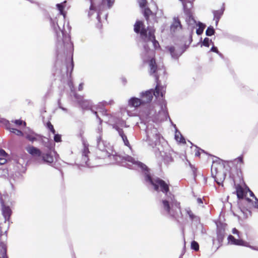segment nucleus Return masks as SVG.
I'll return each instance as SVG.
<instances>
[{"instance_id": "nucleus-1", "label": "nucleus", "mask_w": 258, "mask_h": 258, "mask_svg": "<svg viewBox=\"0 0 258 258\" xmlns=\"http://www.w3.org/2000/svg\"><path fill=\"white\" fill-rule=\"evenodd\" d=\"M134 30L136 33L140 34V38L144 42L151 41L155 49L160 47L159 43L156 39V30L154 27H148L146 28L143 21L137 20L134 24Z\"/></svg>"}, {"instance_id": "nucleus-2", "label": "nucleus", "mask_w": 258, "mask_h": 258, "mask_svg": "<svg viewBox=\"0 0 258 258\" xmlns=\"http://www.w3.org/2000/svg\"><path fill=\"white\" fill-rule=\"evenodd\" d=\"M173 199H171L170 203L167 200H162V208L166 213L170 217L176 219L179 214H181V208L180 203L174 199V196L172 195Z\"/></svg>"}, {"instance_id": "nucleus-3", "label": "nucleus", "mask_w": 258, "mask_h": 258, "mask_svg": "<svg viewBox=\"0 0 258 258\" xmlns=\"http://www.w3.org/2000/svg\"><path fill=\"white\" fill-rule=\"evenodd\" d=\"M145 180L149 182L156 191H161L167 195L169 192V184L158 177H152L149 173H146L145 176Z\"/></svg>"}, {"instance_id": "nucleus-4", "label": "nucleus", "mask_w": 258, "mask_h": 258, "mask_svg": "<svg viewBox=\"0 0 258 258\" xmlns=\"http://www.w3.org/2000/svg\"><path fill=\"white\" fill-rule=\"evenodd\" d=\"M149 66V73L151 75H153L156 81H158L159 79V74L158 72L162 71L163 73L165 71V69L164 66L161 67H158L155 57H150L147 61Z\"/></svg>"}, {"instance_id": "nucleus-5", "label": "nucleus", "mask_w": 258, "mask_h": 258, "mask_svg": "<svg viewBox=\"0 0 258 258\" xmlns=\"http://www.w3.org/2000/svg\"><path fill=\"white\" fill-rule=\"evenodd\" d=\"M232 232L233 234L237 235L239 238L236 239L232 235H229L227 238V239L231 244L243 246H248V242L240 238L239 235L240 232L236 228L232 229Z\"/></svg>"}, {"instance_id": "nucleus-6", "label": "nucleus", "mask_w": 258, "mask_h": 258, "mask_svg": "<svg viewBox=\"0 0 258 258\" xmlns=\"http://www.w3.org/2000/svg\"><path fill=\"white\" fill-rule=\"evenodd\" d=\"M143 15L146 20L149 22L150 19L156 20L157 17V13L158 11V7L155 6V8L153 10H151L149 7L144 8Z\"/></svg>"}, {"instance_id": "nucleus-7", "label": "nucleus", "mask_w": 258, "mask_h": 258, "mask_svg": "<svg viewBox=\"0 0 258 258\" xmlns=\"http://www.w3.org/2000/svg\"><path fill=\"white\" fill-rule=\"evenodd\" d=\"M0 203L3 215L6 221H9L12 213V210L9 206L5 204V201L2 197L0 198Z\"/></svg>"}, {"instance_id": "nucleus-8", "label": "nucleus", "mask_w": 258, "mask_h": 258, "mask_svg": "<svg viewBox=\"0 0 258 258\" xmlns=\"http://www.w3.org/2000/svg\"><path fill=\"white\" fill-rule=\"evenodd\" d=\"M211 172L213 176L215 178V181L218 184H220L223 182L226 176V175L224 173L217 171L216 169L214 168L213 166L211 168Z\"/></svg>"}, {"instance_id": "nucleus-9", "label": "nucleus", "mask_w": 258, "mask_h": 258, "mask_svg": "<svg viewBox=\"0 0 258 258\" xmlns=\"http://www.w3.org/2000/svg\"><path fill=\"white\" fill-rule=\"evenodd\" d=\"M182 29V26L178 17H174L173 22L170 26V30L173 32H175L177 30Z\"/></svg>"}, {"instance_id": "nucleus-10", "label": "nucleus", "mask_w": 258, "mask_h": 258, "mask_svg": "<svg viewBox=\"0 0 258 258\" xmlns=\"http://www.w3.org/2000/svg\"><path fill=\"white\" fill-rule=\"evenodd\" d=\"M156 86L155 89V90L153 92L154 95L156 97H158L159 96H161V97H163V95H164L165 93V90L164 89V87L161 86L160 85V82L159 81V79H158V81H156Z\"/></svg>"}, {"instance_id": "nucleus-11", "label": "nucleus", "mask_w": 258, "mask_h": 258, "mask_svg": "<svg viewBox=\"0 0 258 258\" xmlns=\"http://www.w3.org/2000/svg\"><path fill=\"white\" fill-rule=\"evenodd\" d=\"M26 149L28 153L33 156L39 157L42 155L41 150L33 146H29L26 147Z\"/></svg>"}, {"instance_id": "nucleus-12", "label": "nucleus", "mask_w": 258, "mask_h": 258, "mask_svg": "<svg viewBox=\"0 0 258 258\" xmlns=\"http://www.w3.org/2000/svg\"><path fill=\"white\" fill-rule=\"evenodd\" d=\"M102 148H98V150L96 152V157L99 159H104L110 156V154L107 150Z\"/></svg>"}, {"instance_id": "nucleus-13", "label": "nucleus", "mask_w": 258, "mask_h": 258, "mask_svg": "<svg viewBox=\"0 0 258 258\" xmlns=\"http://www.w3.org/2000/svg\"><path fill=\"white\" fill-rule=\"evenodd\" d=\"M236 193L238 199H243L246 196L247 191L244 189L240 184H237L236 186Z\"/></svg>"}, {"instance_id": "nucleus-14", "label": "nucleus", "mask_w": 258, "mask_h": 258, "mask_svg": "<svg viewBox=\"0 0 258 258\" xmlns=\"http://www.w3.org/2000/svg\"><path fill=\"white\" fill-rule=\"evenodd\" d=\"M225 236V229L223 226L218 227L217 230V238L219 242H222Z\"/></svg>"}, {"instance_id": "nucleus-15", "label": "nucleus", "mask_w": 258, "mask_h": 258, "mask_svg": "<svg viewBox=\"0 0 258 258\" xmlns=\"http://www.w3.org/2000/svg\"><path fill=\"white\" fill-rule=\"evenodd\" d=\"M41 157L42 158V160L45 163L48 164H51L54 161L53 156L51 154V152H48L46 153L42 154Z\"/></svg>"}, {"instance_id": "nucleus-16", "label": "nucleus", "mask_w": 258, "mask_h": 258, "mask_svg": "<svg viewBox=\"0 0 258 258\" xmlns=\"http://www.w3.org/2000/svg\"><path fill=\"white\" fill-rule=\"evenodd\" d=\"M143 103V102L140 99L132 97L128 101V105L131 107H138Z\"/></svg>"}, {"instance_id": "nucleus-17", "label": "nucleus", "mask_w": 258, "mask_h": 258, "mask_svg": "<svg viewBox=\"0 0 258 258\" xmlns=\"http://www.w3.org/2000/svg\"><path fill=\"white\" fill-rule=\"evenodd\" d=\"M115 129L118 131L119 135L121 137L124 145L127 147L130 146V143L127 140V137L124 134V132L122 128H120L118 126L115 127Z\"/></svg>"}, {"instance_id": "nucleus-18", "label": "nucleus", "mask_w": 258, "mask_h": 258, "mask_svg": "<svg viewBox=\"0 0 258 258\" xmlns=\"http://www.w3.org/2000/svg\"><path fill=\"white\" fill-rule=\"evenodd\" d=\"M142 97L146 98L143 101L144 102H150L153 98V90H148L142 93Z\"/></svg>"}, {"instance_id": "nucleus-19", "label": "nucleus", "mask_w": 258, "mask_h": 258, "mask_svg": "<svg viewBox=\"0 0 258 258\" xmlns=\"http://www.w3.org/2000/svg\"><path fill=\"white\" fill-rule=\"evenodd\" d=\"M9 128L7 126H5V127H6V128L7 130H9L11 133L15 134L17 136H22L23 135V133L22 131L14 128L13 127V125L12 123H11L10 122H9Z\"/></svg>"}, {"instance_id": "nucleus-20", "label": "nucleus", "mask_w": 258, "mask_h": 258, "mask_svg": "<svg viewBox=\"0 0 258 258\" xmlns=\"http://www.w3.org/2000/svg\"><path fill=\"white\" fill-rule=\"evenodd\" d=\"M93 112L96 116L97 118H98L99 120V125L98 126L96 130V131H95L97 135L103 134V128H102V120L99 117V116L98 115L97 111H93Z\"/></svg>"}, {"instance_id": "nucleus-21", "label": "nucleus", "mask_w": 258, "mask_h": 258, "mask_svg": "<svg viewBox=\"0 0 258 258\" xmlns=\"http://www.w3.org/2000/svg\"><path fill=\"white\" fill-rule=\"evenodd\" d=\"M8 154L3 149H0V165L5 164L8 157Z\"/></svg>"}, {"instance_id": "nucleus-22", "label": "nucleus", "mask_w": 258, "mask_h": 258, "mask_svg": "<svg viewBox=\"0 0 258 258\" xmlns=\"http://www.w3.org/2000/svg\"><path fill=\"white\" fill-rule=\"evenodd\" d=\"M224 11V8H221L220 10L214 11L213 12L214 19L215 20L216 23H218L221 17L223 14Z\"/></svg>"}, {"instance_id": "nucleus-23", "label": "nucleus", "mask_w": 258, "mask_h": 258, "mask_svg": "<svg viewBox=\"0 0 258 258\" xmlns=\"http://www.w3.org/2000/svg\"><path fill=\"white\" fill-rule=\"evenodd\" d=\"M175 139L179 143H185V140L180 132H176Z\"/></svg>"}, {"instance_id": "nucleus-24", "label": "nucleus", "mask_w": 258, "mask_h": 258, "mask_svg": "<svg viewBox=\"0 0 258 258\" xmlns=\"http://www.w3.org/2000/svg\"><path fill=\"white\" fill-rule=\"evenodd\" d=\"M103 134L96 135V140L98 148L103 147V141L102 140Z\"/></svg>"}, {"instance_id": "nucleus-25", "label": "nucleus", "mask_w": 258, "mask_h": 258, "mask_svg": "<svg viewBox=\"0 0 258 258\" xmlns=\"http://www.w3.org/2000/svg\"><path fill=\"white\" fill-rule=\"evenodd\" d=\"M89 153L90 151L88 148V146L86 145H84V149L82 151V156H84L85 158L88 159V156Z\"/></svg>"}, {"instance_id": "nucleus-26", "label": "nucleus", "mask_w": 258, "mask_h": 258, "mask_svg": "<svg viewBox=\"0 0 258 258\" xmlns=\"http://www.w3.org/2000/svg\"><path fill=\"white\" fill-rule=\"evenodd\" d=\"M97 110H98L99 112H101L103 114H106V110L104 108V105L100 103L97 106Z\"/></svg>"}, {"instance_id": "nucleus-27", "label": "nucleus", "mask_w": 258, "mask_h": 258, "mask_svg": "<svg viewBox=\"0 0 258 258\" xmlns=\"http://www.w3.org/2000/svg\"><path fill=\"white\" fill-rule=\"evenodd\" d=\"M206 26L202 23H200L199 28L197 29L196 33L198 35H201L203 33Z\"/></svg>"}, {"instance_id": "nucleus-28", "label": "nucleus", "mask_w": 258, "mask_h": 258, "mask_svg": "<svg viewBox=\"0 0 258 258\" xmlns=\"http://www.w3.org/2000/svg\"><path fill=\"white\" fill-rule=\"evenodd\" d=\"M214 33L215 30L212 27H209L206 31V34L209 36L214 35Z\"/></svg>"}, {"instance_id": "nucleus-29", "label": "nucleus", "mask_w": 258, "mask_h": 258, "mask_svg": "<svg viewBox=\"0 0 258 258\" xmlns=\"http://www.w3.org/2000/svg\"><path fill=\"white\" fill-rule=\"evenodd\" d=\"M191 248L195 251H198L199 249L198 243L196 241H192L191 243Z\"/></svg>"}, {"instance_id": "nucleus-30", "label": "nucleus", "mask_w": 258, "mask_h": 258, "mask_svg": "<svg viewBox=\"0 0 258 258\" xmlns=\"http://www.w3.org/2000/svg\"><path fill=\"white\" fill-rule=\"evenodd\" d=\"M12 123H14L17 126H21L23 124H24V125L25 126L26 125V122L23 121L21 119H17V120H15L14 121H12Z\"/></svg>"}, {"instance_id": "nucleus-31", "label": "nucleus", "mask_w": 258, "mask_h": 258, "mask_svg": "<svg viewBox=\"0 0 258 258\" xmlns=\"http://www.w3.org/2000/svg\"><path fill=\"white\" fill-rule=\"evenodd\" d=\"M47 127L50 131V132L53 134H55V131L53 127V125L50 121H48L46 124Z\"/></svg>"}, {"instance_id": "nucleus-32", "label": "nucleus", "mask_w": 258, "mask_h": 258, "mask_svg": "<svg viewBox=\"0 0 258 258\" xmlns=\"http://www.w3.org/2000/svg\"><path fill=\"white\" fill-rule=\"evenodd\" d=\"M115 0H102V4L107 3L108 8H110L114 3Z\"/></svg>"}, {"instance_id": "nucleus-33", "label": "nucleus", "mask_w": 258, "mask_h": 258, "mask_svg": "<svg viewBox=\"0 0 258 258\" xmlns=\"http://www.w3.org/2000/svg\"><path fill=\"white\" fill-rule=\"evenodd\" d=\"M0 125L7 126L9 128V121L5 119L0 118Z\"/></svg>"}, {"instance_id": "nucleus-34", "label": "nucleus", "mask_w": 258, "mask_h": 258, "mask_svg": "<svg viewBox=\"0 0 258 258\" xmlns=\"http://www.w3.org/2000/svg\"><path fill=\"white\" fill-rule=\"evenodd\" d=\"M138 2L139 4L140 7L141 8H145L147 4V0H138Z\"/></svg>"}, {"instance_id": "nucleus-35", "label": "nucleus", "mask_w": 258, "mask_h": 258, "mask_svg": "<svg viewBox=\"0 0 258 258\" xmlns=\"http://www.w3.org/2000/svg\"><path fill=\"white\" fill-rule=\"evenodd\" d=\"M73 67H74L73 61V60L72 59L71 63L70 64H69V66H67V75H68V73H69L68 72H69V70H70V72L69 73V75H70V76L71 75L72 72L73 70Z\"/></svg>"}, {"instance_id": "nucleus-36", "label": "nucleus", "mask_w": 258, "mask_h": 258, "mask_svg": "<svg viewBox=\"0 0 258 258\" xmlns=\"http://www.w3.org/2000/svg\"><path fill=\"white\" fill-rule=\"evenodd\" d=\"M234 161L236 162L237 163H239L240 164H243V156L242 155L238 157H237L236 159L234 160Z\"/></svg>"}, {"instance_id": "nucleus-37", "label": "nucleus", "mask_w": 258, "mask_h": 258, "mask_svg": "<svg viewBox=\"0 0 258 258\" xmlns=\"http://www.w3.org/2000/svg\"><path fill=\"white\" fill-rule=\"evenodd\" d=\"M57 7L58 8V10L60 12V14L61 15H64V13L63 12V10H64V7L63 6L60 4H57Z\"/></svg>"}, {"instance_id": "nucleus-38", "label": "nucleus", "mask_w": 258, "mask_h": 258, "mask_svg": "<svg viewBox=\"0 0 258 258\" xmlns=\"http://www.w3.org/2000/svg\"><path fill=\"white\" fill-rule=\"evenodd\" d=\"M187 213L191 220H192L196 218V216L191 210L187 211Z\"/></svg>"}, {"instance_id": "nucleus-39", "label": "nucleus", "mask_w": 258, "mask_h": 258, "mask_svg": "<svg viewBox=\"0 0 258 258\" xmlns=\"http://www.w3.org/2000/svg\"><path fill=\"white\" fill-rule=\"evenodd\" d=\"M209 41H210V39L208 38H205L204 39V41H203V45L205 46H206V47H209L210 44H209Z\"/></svg>"}, {"instance_id": "nucleus-40", "label": "nucleus", "mask_w": 258, "mask_h": 258, "mask_svg": "<svg viewBox=\"0 0 258 258\" xmlns=\"http://www.w3.org/2000/svg\"><path fill=\"white\" fill-rule=\"evenodd\" d=\"M61 136L58 135V134H56V135H54V140L55 142H59L61 141Z\"/></svg>"}, {"instance_id": "nucleus-41", "label": "nucleus", "mask_w": 258, "mask_h": 258, "mask_svg": "<svg viewBox=\"0 0 258 258\" xmlns=\"http://www.w3.org/2000/svg\"><path fill=\"white\" fill-rule=\"evenodd\" d=\"M169 52H170L171 54L173 56H175V47L174 46H170L169 48Z\"/></svg>"}, {"instance_id": "nucleus-42", "label": "nucleus", "mask_w": 258, "mask_h": 258, "mask_svg": "<svg viewBox=\"0 0 258 258\" xmlns=\"http://www.w3.org/2000/svg\"><path fill=\"white\" fill-rule=\"evenodd\" d=\"M27 139L29 141H31V142H34V141L36 140V138H35V137H31V136H27Z\"/></svg>"}, {"instance_id": "nucleus-43", "label": "nucleus", "mask_w": 258, "mask_h": 258, "mask_svg": "<svg viewBox=\"0 0 258 258\" xmlns=\"http://www.w3.org/2000/svg\"><path fill=\"white\" fill-rule=\"evenodd\" d=\"M211 51H213V52H216V53H219V51H218L217 48L216 47H215V46H213L211 48Z\"/></svg>"}, {"instance_id": "nucleus-44", "label": "nucleus", "mask_w": 258, "mask_h": 258, "mask_svg": "<svg viewBox=\"0 0 258 258\" xmlns=\"http://www.w3.org/2000/svg\"><path fill=\"white\" fill-rule=\"evenodd\" d=\"M255 202H254V203L253 204V206L255 207V208H258V199L255 197Z\"/></svg>"}, {"instance_id": "nucleus-45", "label": "nucleus", "mask_w": 258, "mask_h": 258, "mask_svg": "<svg viewBox=\"0 0 258 258\" xmlns=\"http://www.w3.org/2000/svg\"><path fill=\"white\" fill-rule=\"evenodd\" d=\"M247 192H249L250 196L253 197H254L255 198V197L254 194L253 193V192L251 190H250L249 189V188H247Z\"/></svg>"}, {"instance_id": "nucleus-46", "label": "nucleus", "mask_w": 258, "mask_h": 258, "mask_svg": "<svg viewBox=\"0 0 258 258\" xmlns=\"http://www.w3.org/2000/svg\"><path fill=\"white\" fill-rule=\"evenodd\" d=\"M83 83L80 84L79 87H78V90L79 91H82L83 89Z\"/></svg>"}, {"instance_id": "nucleus-47", "label": "nucleus", "mask_w": 258, "mask_h": 258, "mask_svg": "<svg viewBox=\"0 0 258 258\" xmlns=\"http://www.w3.org/2000/svg\"><path fill=\"white\" fill-rule=\"evenodd\" d=\"M95 7L94 6V5L92 4H91V5L90 7V10L95 11Z\"/></svg>"}, {"instance_id": "nucleus-48", "label": "nucleus", "mask_w": 258, "mask_h": 258, "mask_svg": "<svg viewBox=\"0 0 258 258\" xmlns=\"http://www.w3.org/2000/svg\"><path fill=\"white\" fill-rule=\"evenodd\" d=\"M195 155H196V156H200V152L198 151V152H196V153Z\"/></svg>"}, {"instance_id": "nucleus-49", "label": "nucleus", "mask_w": 258, "mask_h": 258, "mask_svg": "<svg viewBox=\"0 0 258 258\" xmlns=\"http://www.w3.org/2000/svg\"><path fill=\"white\" fill-rule=\"evenodd\" d=\"M198 201L199 203H203L202 200L201 199H198Z\"/></svg>"}, {"instance_id": "nucleus-50", "label": "nucleus", "mask_w": 258, "mask_h": 258, "mask_svg": "<svg viewBox=\"0 0 258 258\" xmlns=\"http://www.w3.org/2000/svg\"><path fill=\"white\" fill-rule=\"evenodd\" d=\"M246 200L248 202H251V200L249 198H246Z\"/></svg>"}]
</instances>
